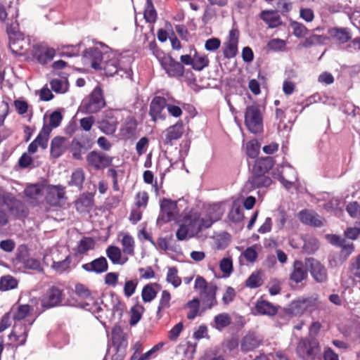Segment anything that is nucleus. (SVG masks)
Here are the masks:
<instances>
[{
    "label": "nucleus",
    "instance_id": "f257e3e1",
    "mask_svg": "<svg viewBox=\"0 0 360 360\" xmlns=\"http://www.w3.org/2000/svg\"><path fill=\"white\" fill-rule=\"evenodd\" d=\"M32 307L28 304L19 305L12 308L9 316L14 320L12 332L8 335L10 342L6 345L14 352L19 347L25 345L28 332L34 322V319L30 316Z\"/></svg>",
    "mask_w": 360,
    "mask_h": 360
},
{
    "label": "nucleus",
    "instance_id": "f03ea898",
    "mask_svg": "<svg viewBox=\"0 0 360 360\" xmlns=\"http://www.w3.org/2000/svg\"><path fill=\"white\" fill-rule=\"evenodd\" d=\"M105 105L103 89L96 85L89 96L82 101L76 112H98Z\"/></svg>",
    "mask_w": 360,
    "mask_h": 360
},
{
    "label": "nucleus",
    "instance_id": "7ed1b4c3",
    "mask_svg": "<svg viewBox=\"0 0 360 360\" xmlns=\"http://www.w3.org/2000/svg\"><path fill=\"white\" fill-rule=\"evenodd\" d=\"M160 64L169 77L180 78L185 72L184 66L173 58L169 53L164 55L160 59Z\"/></svg>",
    "mask_w": 360,
    "mask_h": 360
},
{
    "label": "nucleus",
    "instance_id": "20e7f679",
    "mask_svg": "<svg viewBox=\"0 0 360 360\" xmlns=\"http://www.w3.org/2000/svg\"><path fill=\"white\" fill-rule=\"evenodd\" d=\"M319 352V343L315 340L301 339L297 345L296 352L303 360H313Z\"/></svg>",
    "mask_w": 360,
    "mask_h": 360
},
{
    "label": "nucleus",
    "instance_id": "39448f33",
    "mask_svg": "<svg viewBox=\"0 0 360 360\" xmlns=\"http://www.w3.org/2000/svg\"><path fill=\"white\" fill-rule=\"evenodd\" d=\"M86 159L88 165L95 170H102L108 167L113 160L112 157L97 150L89 153Z\"/></svg>",
    "mask_w": 360,
    "mask_h": 360
},
{
    "label": "nucleus",
    "instance_id": "423d86ee",
    "mask_svg": "<svg viewBox=\"0 0 360 360\" xmlns=\"http://www.w3.org/2000/svg\"><path fill=\"white\" fill-rule=\"evenodd\" d=\"M92 141L87 136L75 137L69 145V150L74 159L81 160L83 154L92 148Z\"/></svg>",
    "mask_w": 360,
    "mask_h": 360
},
{
    "label": "nucleus",
    "instance_id": "0eeeda50",
    "mask_svg": "<svg viewBox=\"0 0 360 360\" xmlns=\"http://www.w3.org/2000/svg\"><path fill=\"white\" fill-rule=\"evenodd\" d=\"M112 342L116 350L112 360H123L126 354L127 340L120 328H114L112 330Z\"/></svg>",
    "mask_w": 360,
    "mask_h": 360
},
{
    "label": "nucleus",
    "instance_id": "6e6552de",
    "mask_svg": "<svg viewBox=\"0 0 360 360\" xmlns=\"http://www.w3.org/2000/svg\"><path fill=\"white\" fill-rule=\"evenodd\" d=\"M160 211L158 221L166 223L175 219L179 212L176 202L164 198L160 202Z\"/></svg>",
    "mask_w": 360,
    "mask_h": 360
},
{
    "label": "nucleus",
    "instance_id": "1a4fd4ad",
    "mask_svg": "<svg viewBox=\"0 0 360 360\" xmlns=\"http://www.w3.org/2000/svg\"><path fill=\"white\" fill-rule=\"evenodd\" d=\"M65 188L60 185H49L45 197L46 202L52 207H60L65 201Z\"/></svg>",
    "mask_w": 360,
    "mask_h": 360
},
{
    "label": "nucleus",
    "instance_id": "9d476101",
    "mask_svg": "<svg viewBox=\"0 0 360 360\" xmlns=\"http://www.w3.org/2000/svg\"><path fill=\"white\" fill-rule=\"evenodd\" d=\"M271 183L272 180L269 176L252 172V174L245 183L243 190L245 192L250 193L257 188H267Z\"/></svg>",
    "mask_w": 360,
    "mask_h": 360
},
{
    "label": "nucleus",
    "instance_id": "9b49d317",
    "mask_svg": "<svg viewBox=\"0 0 360 360\" xmlns=\"http://www.w3.org/2000/svg\"><path fill=\"white\" fill-rule=\"evenodd\" d=\"M306 265L312 278L317 283H325L328 280V273L326 267L318 260L309 257L306 259Z\"/></svg>",
    "mask_w": 360,
    "mask_h": 360
},
{
    "label": "nucleus",
    "instance_id": "f8f14e48",
    "mask_svg": "<svg viewBox=\"0 0 360 360\" xmlns=\"http://www.w3.org/2000/svg\"><path fill=\"white\" fill-rule=\"evenodd\" d=\"M318 307V300L315 297H300L293 301L292 309L295 314H302L306 311L312 312Z\"/></svg>",
    "mask_w": 360,
    "mask_h": 360
},
{
    "label": "nucleus",
    "instance_id": "ddd939ff",
    "mask_svg": "<svg viewBox=\"0 0 360 360\" xmlns=\"http://www.w3.org/2000/svg\"><path fill=\"white\" fill-rule=\"evenodd\" d=\"M91 293L89 289L82 283H77L75 286V290L66 301V304L71 307H75L72 304L73 301L82 302L86 304L89 300H91Z\"/></svg>",
    "mask_w": 360,
    "mask_h": 360
},
{
    "label": "nucleus",
    "instance_id": "4468645a",
    "mask_svg": "<svg viewBox=\"0 0 360 360\" xmlns=\"http://www.w3.org/2000/svg\"><path fill=\"white\" fill-rule=\"evenodd\" d=\"M63 297V289L57 286L51 287L45 293L41 300V305L51 308L60 304Z\"/></svg>",
    "mask_w": 360,
    "mask_h": 360
},
{
    "label": "nucleus",
    "instance_id": "2eb2a0df",
    "mask_svg": "<svg viewBox=\"0 0 360 360\" xmlns=\"http://www.w3.org/2000/svg\"><path fill=\"white\" fill-rule=\"evenodd\" d=\"M55 56L56 50L53 48L34 45L32 51V58L41 65L47 64Z\"/></svg>",
    "mask_w": 360,
    "mask_h": 360
},
{
    "label": "nucleus",
    "instance_id": "dca6fc26",
    "mask_svg": "<svg viewBox=\"0 0 360 360\" xmlns=\"http://www.w3.org/2000/svg\"><path fill=\"white\" fill-rule=\"evenodd\" d=\"M307 268L306 262L304 263L302 260L299 259L295 260L290 274V280L296 284L304 281L308 276Z\"/></svg>",
    "mask_w": 360,
    "mask_h": 360
},
{
    "label": "nucleus",
    "instance_id": "f3484780",
    "mask_svg": "<svg viewBox=\"0 0 360 360\" xmlns=\"http://www.w3.org/2000/svg\"><path fill=\"white\" fill-rule=\"evenodd\" d=\"M217 290V285L210 283V286L208 288L207 290L200 292L203 311L211 309L217 304L216 298Z\"/></svg>",
    "mask_w": 360,
    "mask_h": 360
},
{
    "label": "nucleus",
    "instance_id": "a211bd4d",
    "mask_svg": "<svg viewBox=\"0 0 360 360\" xmlns=\"http://www.w3.org/2000/svg\"><path fill=\"white\" fill-rule=\"evenodd\" d=\"M82 268L89 273L101 274L108 269V263L105 257L101 256L90 262L82 264Z\"/></svg>",
    "mask_w": 360,
    "mask_h": 360
},
{
    "label": "nucleus",
    "instance_id": "6ab92c4d",
    "mask_svg": "<svg viewBox=\"0 0 360 360\" xmlns=\"http://www.w3.org/2000/svg\"><path fill=\"white\" fill-rule=\"evenodd\" d=\"M72 304L75 307L82 308L91 312L103 325H105V323L103 320V315L101 314V313L103 311V309L98 302L94 300L93 297L91 298V300H89L86 304L73 301Z\"/></svg>",
    "mask_w": 360,
    "mask_h": 360
},
{
    "label": "nucleus",
    "instance_id": "aec40b11",
    "mask_svg": "<svg viewBox=\"0 0 360 360\" xmlns=\"http://www.w3.org/2000/svg\"><path fill=\"white\" fill-rule=\"evenodd\" d=\"M82 57L91 60V67L95 70H101V63L103 60V53L97 47H90L84 50Z\"/></svg>",
    "mask_w": 360,
    "mask_h": 360
},
{
    "label": "nucleus",
    "instance_id": "412c9836",
    "mask_svg": "<svg viewBox=\"0 0 360 360\" xmlns=\"http://www.w3.org/2000/svg\"><path fill=\"white\" fill-rule=\"evenodd\" d=\"M329 38L339 42L345 44L352 39V33L347 27H334L328 30Z\"/></svg>",
    "mask_w": 360,
    "mask_h": 360
},
{
    "label": "nucleus",
    "instance_id": "4be33fe9",
    "mask_svg": "<svg viewBox=\"0 0 360 360\" xmlns=\"http://www.w3.org/2000/svg\"><path fill=\"white\" fill-rule=\"evenodd\" d=\"M245 124L248 129L257 134L263 129V119L262 114H245Z\"/></svg>",
    "mask_w": 360,
    "mask_h": 360
},
{
    "label": "nucleus",
    "instance_id": "5701e85b",
    "mask_svg": "<svg viewBox=\"0 0 360 360\" xmlns=\"http://www.w3.org/2000/svg\"><path fill=\"white\" fill-rule=\"evenodd\" d=\"M184 133V126L181 122H178L175 124L167 129L165 143L172 146L174 141L179 139Z\"/></svg>",
    "mask_w": 360,
    "mask_h": 360
},
{
    "label": "nucleus",
    "instance_id": "b1692460",
    "mask_svg": "<svg viewBox=\"0 0 360 360\" xmlns=\"http://www.w3.org/2000/svg\"><path fill=\"white\" fill-rule=\"evenodd\" d=\"M172 99L174 98L169 96L166 98L163 96H155L150 102L149 112H162L165 108L168 110V105L174 104Z\"/></svg>",
    "mask_w": 360,
    "mask_h": 360
},
{
    "label": "nucleus",
    "instance_id": "393cba45",
    "mask_svg": "<svg viewBox=\"0 0 360 360\" xmlns=\"http://www.w3.org/2000/svg\"><path fill=\"white\" fill-rule=\"evenodd\" d=\"M67 148V140L62 136H56L53 138L51 143V155L54 158H58L61 156Z\"/></svg>",
    "mask_w": 360,
    "mask_h": 360
},
{
    "label": "nucleus",
    "instance_id": "a878e982",
    "mask_svg": "<svg viewBox=\"0 0 360 360\" xmlns=\"http://www.w3.org/2000/svg\"><path fill=\"white\" fill-rule=\"evenodd\" d=\"M105 253L113 264L123 265L128 261V257L122 256V250L117 246H108L105 250Z\"/></svg>",
    "mask_w": 360,
    "mask_h": 360
},
{
    "label": "nucleus",
    "instance_id": "bb28decb",
    "mask_svg": "<svg viewBox=\"0 0 360 360\" xmlns=\"http://www.w3.org/2000/svg\"><path fill=\"white\" fill-rule=\"evenodd\" d=\"M255 311L257 314L272 316L276 314L278 308L266 300H259L255 304Z\"/></svg>",
    "mask_w": 360,
    "mask_h": 360
},
{
    "label": "nucleus",
    "instance_id": "cd10ccee",
    "mask_svg": "<svg viewBox=\"0 0 360 360\" xmlns=\"http://www.w3.org/2000/svg\"><path fill=\"white\" fill-rule=\"evenodd\" d=\"M276 118L278 121V130L279 131L289 132L292 127L296 117L292 114H276Z\"/></svg>",
    "mask_w": 360,
    "mask_h": 360
},
{
    "label": "nucleus",
    "instance_id": "c85d7f7f",
    "mask_svg": "<svg viewBox=\"0 0 360 360\" xmlns=\"http://www.w3.org/2000/svg\"><path fill=\"white\" fill-rule=\"evenodd\" d=\"M274 165V158L271 157L260 158L255 161L252 172L255 173L264 174L266 173Z\"/></svg>",
    "mask_w": 360,
    "mask_h": 360
},
{
    "label": "nucleus",
    "instance_id": "c756f323",
    "mask_svg": "<svg viewBox=\"0 0 360 360\" xmlns=\"http://www.w3.org/2000/svg\"><path fill=\"white\" fill-rule=\"evenodd\" d=\"M262 340L255 333H248L241 340L240 348L243 352H250L257 348L261 344Z\"/></svg>",
    "mask_w": 360,
    "mask_h": 360
},
{
    "label": "nucleus",
    "instance_id": "7c9ffc66",
    "mask_svg": "<svg viewBox=\"0 0 360 360\" xmlns=\"http://www.w3.org/2000/svg\"><path fill=\"white\" fill-rule=\"evenodd\" d=\"M231 323V316L228 313L223 312L218 314L214 317L212 322L210 323V326L212 328L221 332Z\"/></svg>",
    "mask_w": 360,
    "mask_h": 360
},
{
    "label": "nucleus",
    "instance_id": "2f4dec72",
    "mask_svg": "<svg viewBox=\"0 0 360 360\" xmlns=\"http://www.w3.org/2000/svg\"><path fill=\"white\" fill-rule=\"evenodd\" d=\"M95 247V240L91 237L84 236L77 243V245L74 248L75 254L82 255L86 254L89 250H91Z\"/></svg>",
    "mask_w": 360,
    "mask_h": 360
},
{
    "label": "nucleus",
    "instance_id": "473e14b6",
    "mask_svg": "<svg viewBox=\"0 0 360 360\" xmlns=\"http://www.w3.org/2000/svg\"><path fill=\"white\" fill-rule=\"evenodd\" d=\"M174 104L168 105V112H197L195 106L191 103H184L181 101L172 99Z\"/></svg>",
    "mask_w": 360,
    "mask_h": 360
},
{
    "label": "nucleus",
    "instance_id": "72a5a7b5",
    "mask_svg": "<svg viewBox=\"0 0 360 360\" xmlns=\"http://www.w3.org/2000/svg\"><path fill=\"white\" fill-rule=\"evenodd\" d=\"M136 120L134 117H129L120 129L121 135L125 139H131L136 135Z\"/></svg>",
    "mask_w": 360,
    "mask_h": 360
},
{
    "label": "nucleus",
    "instance_id": "f704fd0d",
    "mask_svg": "<svg viewBox=\"0 0 360 360\" xmlns=\"http://www.w3.org/2000/svg\"><path fill=\"white\" fill-rule=\"evenodd\" d=\"M25 195L32 200H39L44 195V185L41 184H32L25 189Z\"/></svg>",
    "mask_w": 360,
    "mask_h": 360
},
{
    "label": "nucleus",
    "instance_id": "c9c22d12",
    "mask_svg": "<svg viewBox=\"0 0 360 360\" xmlns=\"http://www.w3.org/2000/svg\"><path fill=\"white\" fill-rule=\"evenodd\" d=\"M120 60L117 58H111L105 61L101 69L103 70V74L106 77H113L117 73H119V65Z\"/></svg>",
    "mask_w": 360,
    "mask_h": 360
},
{
    "label": "nucleus",
    "instance_id": "e433bc0d",
    "mask_svg": "<svg viewBox=\"0 0 360 360\" xmlns=\"http://www.w3.org/2000/svg\"><path fill=\"white\" fill-rule=\"evenodd\" d=\"M143 18L146 22L154 23L158 19V13L152 0H146L143 11Z\"/></svg>",
    "mask_w": 360,
    "mask_h": 360
},
{
    "label": "nucleus",
    "instance_id": "4c0bfd02",
    "mask_svg": "<svg viewBox=\"0 0 360 360\" xmlns=\"http://www.w3.org/2000/svg\"><path fill=\"white\" fill-rule=\"evenodd\" d=\"M18 202L13 194L8 192L0 193V206H5L11 211L18 207Z\"/></svg>",
    "mask_w": 360,
    "mask_h": 360
},
{
    "label": "nucleus",
    "instance_id": "58836bf2",
    "mask_svg": "<svg viewBox=\"0 0 360 360\" xmlns=\"http://www.w3.org/2000/svg\"><path fill=\"white\" fill-rule=\"evenodd\" d=\"M170 300L171 295L169 292L166 290H162L156 312V316L158 319H161L162 317V311L170 307Z\"/></svg>",
    "mask_w": 360,
    "mask_h": 360
},
{
    "label": "nucleus",
    "instance_id": "ea45409f",
    "mask_svg": "<svg viewBox=\"0 0 360 360\" xmlns=\"http://www.w3.org/2000/svg\"><path fill=\"white\" fill-rule=\"evenodd\" d=\"M326 39H328V37L313 34L305 38V39L300 45L302 47L308 49L314 45H322L325 43Z\"/></svg>",
    "mask_w": 360,
    "mask_h": 360
},
{
    "label": "nucleus",
    "instance_id": "a19ab883",
    "mask_svg": "<svg viewBox=\"0 0 360 360\" xmlns=\"http://www.w3.org/2000/svg\"><path fill=\"white\" fill-rule=\"evenodd\" d=\"M18 281L11 275L0 277V290L7 291L18 287Z\"/></svg>",
    "mask_w": 360,
    "mask_h": 360
},
{
    "label": "nucleus",
    "instance_id": "79ce46f5",
    "mask_svg": "<svg viewBox=\"0 0 360 360\" xmlns=\"http://www.w3.org/2000/svg\"><path fill=\"white\" fill-rule=\"evenodd\" d=\"M158 286L157 283H150L146 285L141 292L142 300L144 302H150L157 295V291L154 289V286Z\"/></svg>",
    "mask_w": 360,
    "mask_h": 360
},
{
    "label": "nucleus",
    "instance_id": "37998d69",
    "mask_svg": "<svg viewBox=\"0 0 360 360\" xmlns=\"http://www.w3.org/2000/svg\"><path fill=\"white\" fill-rule=\"evenodd\" d=\"M121 243L122 245V251L124 254L129 255H134V240L131 236L128 233L124 235Z\"/></svg>",
    "mask_w": 360,
    "mask_h": 360
},
{
    "label": "nucleus",
    "instance_id": "c03bdc74",
    "mask_svg": "<svg viewBox=\"0 0 360 360\" xmlns=\"http://www.w3.org/2000/svg\"><path fill=\"white\" fill-rule=\"evenodd\" d=\"M186 308L189 309L187 313V319L189 320H193L197 316L199 315L200 309V300L198 298H193L188 301L186 304Z\"/></svg>",
    "mask_w": 360,
    "mask_h": 360
},
{
    "label": "nucleus",
    "instance_id": "a18cd8bd",
    "mask_svg": "<svg viewBox=\"0 0 360 360\" xmlns=\"http://www.w3.org/2000/svg\"><path fill=\"white\" fill-rule=\"evenodd\" d=\"M193 226L195 227V231L198 232L201 231L202 229L210 228L214 222H215L213 219L210 218L208 215L206 214L205 217L201 219H193L191 220Z\"/></svg>",
    "mask_w": 360,
    "mask_h": 360
},
{
    "label": "nucleus",
    "instance_id": "49530a36",
    "mask_svg": "<svg viewBox=\"0 0 360 360\" xmlns=\"http://www.w3.org/2000/svg\"><path fill=\"white\" fill-rule=\"evenodd\" d=\"M84 179L85 176L84 172L82 169H77L72 172L69 185L82 189Z\"/></svg>",
    "mask_w": 360,
    "mask_h": 360
},
{
    "label": "nucleus",
    "instance_id": "de8ad7c7",
    "mask_svg": "<svg viewBox=\"0 0 360 360\" xmlns=\"http://www.w3.org/2000/svg\"><path fill=\"white\" fill-rule=\"evenodd\" d=\"M166 280L174 288H177L181 285V278L178 276V270L176 267L172 266L168 269Z\"/></svg>",
    "mask_w": 360,
    "mask_h": 360
},
{
    "label": "nucleus",
    "instance_id": "09e8293b",
    "mask_svg": "<svg viewBox=\"0 0 360 360\" xmlns=\"http://www.w3.org/2000/svg\"><path fill=\"white\" fill-rule=\"evenodd\" d=\"M244 217L243 209L239 205L234 202L229 213V219L233 222H239L243 220Z\"/></svg>",
    "mask_w": 360,
    "mask_h": 360
},
{
    "label": "nucleus",
    "instance_id": "8fccbe9b",
    "mask_svg": "<svg viewBox=\"0 0 360 360\" xmlns=\"http://www.w3.org/2000/svg\"><path fill=\"white\" fill-rule=\"evenodd\" d=\"M285 41L279 38L271 39L266 44L267 49L274 52L283 51L285 49Z\"/></svg>",
    "mask_w": 360,
    "mask_h": 360
},
{
    "label": "nucleus",
    "instance_id": "3c124183",
    "mask_svg": "<svg viewBox=\"0 0 360 360\" xmlns=\"http://www.w3.org/2000/svg\"><path fill=\"white\" fill-rule=\"evenodd\" d=\"M262 284V280L260 271H254L245 281V285L250 288H257L261 286Z\"/></svg>",
    "mask_w": 360,
    "mask_h": 360
},
{
    "label": "nucleus",
    "instance_id": "603ef678",
    "mask_svg": "<svg viewBox=\"0 0 360 360\" xmlns=\"http://www.w3.org/2000/svg\"><path fill=\"white\" fill-rule=\"evenodd\" d=\"M224 57L227 59L234 58L238 53V44L236 42H225L222 49Z\"/></svg>",
    "mask_w": 360,
    "mask_h": 360
},
{
    "label": "nucleus",
    "instance_id": "864d4df0",
    "mask_svg": "<svg viewBox=\"0 0 360 360\" xmlns=\"http://www.w3.org/2000/svg\"><path fill=\"white\" fill-rule=\"evenodd\" d=\"M190 231H195V227L193 226V222H191V220L190 221V223L188 225H181L176 233V236L178 240H186L187 238V236Z\"/></svg>",
    "mask_w": 360,
    "mask_h": 360
},
{
    "label": "nucleus",
    "instance_id": "5fc2aeb1",
    "mask_svg": "<svg viewBox=\"0 0 360 360\" xmlns=\"http://www.w3.org/2000/svg\"><path fill=\"white\" fill-rule=\"evenodd\" d=\"M344 236L349 240H355L360 236V221L354 226H349L344 231Z\"/></svg>",
    "mask_w": 360,
    "mask_h": 360
},
{
    "label": "nucleus",
    "instance_id": "6e6d98bb",
    "mask_svg": "<svg viewBox=\"0 0 360 360\" xmlns=\"http://www.w3.org/2000/svg\"><path fill=\"white\" fill-rule=\"evenodd\" d=\"M260 145L259 142L255 140H251L246 144V153L250 158H255L259 152Z\"/></svg>",
    "mask_w": 360,
    "mask_h": 360
},
{
    "label": "nucleus",
    "instance_id": "4d7b16f0",
    "mask_svg": "<svg viewBox=\"0 0 360 360\" xmlns=\"http://www.w3.org/2000/svg\"><path fill=\"white\" fill-rule=\"evenodd\" d=\"M349 271L352 276L360 278V253L350 260Z\"/></svg>",
    "mask_w": 360,
    "mask_h": 360
},
{
    "label": "nucleus",
    "instance_id": "13d9d810",
    "mask_svg": "<svg viewBox=\"0 0 360 360\" xmlns=\"http://www.w3.org/2000/svg\"><path fill=\"white\" fill-rule=\"evenodd\" d=\"M290 26L293 29V34L297 38L304 37L308 32V29L301 22L292 21Z\"/></svg>",
    "mask_w": 360,
    "mask_h": 360
},
{
    "label": "nucleus",
    "instance_id": "bf43d9fd",
    "mask_svg": "<svg viewBox=\"0 0 360 360\" xmlns=\"http://www.w3.org/2000/svg\"><path fill=\"white\" fill-rule=\"evenodd\" d=\"M209 62L206 55L201 56L197 59H193L192 68L195 71H201L209 65Z\"/></svg>",
    "mask_w": 360,
    "mask_h": 360
},
{
    "label": "nucleus",
    "instance_id": "052dcab7",
    "mask_svg": "<svg viewBox=\"0 0 360 360\" xmlns=\"http://www.w3.org/2000/svg\"><path fill=\"white\" fill-rule=\"evenodd\" d=\"M223 214L221 208L216 205H211L207 210V215L214 221H219Z\"/></svg>",
    "mask_w": 360,
    "mask_h": 360
},
{
    "label": "nucleus",
    "instance_id": "680f3d73",
    "mask_svg": "<svg viewBox=\"0 0 360 360\" xmlns=\"http://www.w3.org/2000/svg\"><path fill=\"white\" fill-rule=\"evenodd\" d=\"M221 40L217 37H212L205 41V49L209 52H214L220 48Z\"/></svg>",
    "mask_w": 360,
    "mask_h": 360
},
{
    "label": "nucleus",
    "instance_id": "e2e57ef3",
    "mask_svg": "<svg viewBox=\"0 0 360 360\" xmlns=\"http://www.w3.org/2000/svg\"><path fill=\"white\" fill-rule=\"evenodd\" d=\"M70 263H71L70 257V255H68L62 261H58V262L54 261L53 262L52 267L57 271L62 273L69 268Z\"/></svg>",
    "mask_w": 360,
    "mask_h": 360
},
{
    "label": "nucleus",
    "instance_id": "0e129e2a",
    "mask_svg": "<svg viewBox=\"0 0 360 360\" xmlns=\"http://www.w3.org/2000/svg\"><path fill=\"white\" fill-rule=\"evenodd\" d=\"M138 281L136 280H128L124 285V294L127 297H130L135 292Z\"/></svg>",
    "mask_w": 360,
    "mask_h": 360
},
{
    "label": "nucleus",
    "instance_id": "69168bd1",
    "mask_svg": "<svg viewBox=\"0 0 360 360\" xmlns=\"http://www.w3.org/2000/svg\"><path fill=\"white\" fill-rule=\"evenodd\" d=\"M288 219V215L283 208L278 209V214L276 218V224L279 229H283Z\"/></svg>",
    "mask_w": 360,
    "mask_h": 360
},
{
    "label": "nucleus",
    "instance_id": "338daca9",
    "mask_svg": "<svg viewBox=\"0 0 360 360\" xmlns=\"http://www.w3.org/2000/svg\"><path fill=\"white\" fill-rule=\"evenodd\" d=\"M341 248V255L345 259L348 258L355 250V246L352 243H347L346 240L339 247Z\"/></svg>",
    "mask_w": 360,
    "mask_h": 360
},
{
    "label": "nucleus",
    "instance_id": "774afa93",
    "mask_svg": "<svg viewBox=\"0 0 360 360\" xmlns=\"http://www.w3.org/2000/svg\"><path fill=\"white\" fill-rule=\"evenodd\" d=\"M346 210L348 214L353 218H360V205L357 202H349Z\"/></svg>",
    "mask_w": 360,
    "mask_h": 360
}]
</instances>
